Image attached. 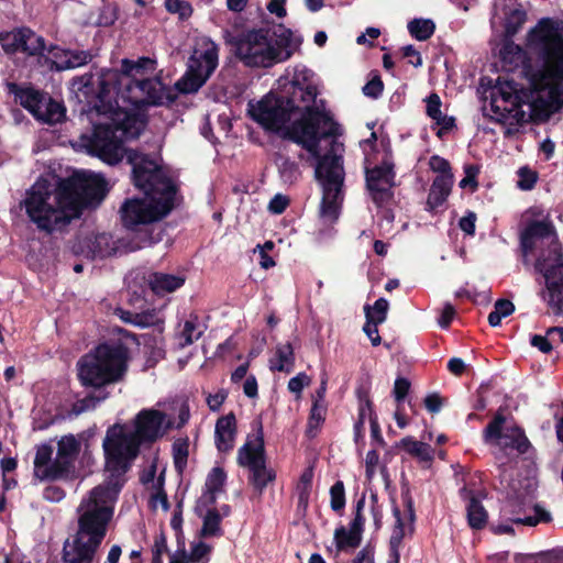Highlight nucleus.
Returning a JSON list of instances; mask_svg holds the SVG:
<instances>
[{"label": "nucleus", "mask_w": 563, "mask_h": 563, "mask_svg": "<svg viewBox=\"0 0 563 563\" xmlns=\"http://www.w3.org/2000/svg\"><path fill=\"white\" fill-rule=\"evenodd\" d=\"M107 192L108 184L103 177L75 173L60 179L54 194L48 187L33 186L23 203L31 222L40 231L52 234L79 218L86 208L99 205Z\"/></svg>", "instance_id": "f257e3e1"}, {"label": "nucleus", "mask_w": 563, "mask_h": 563, "mask_svg": "<svg viewBox=\"0 0 563 563\" xmlns=\"http://www.w3.org/2000/svg\"><path fill=\"white\" fill-rule=\"evenodd\" d=\"M538 241L541 244L534 271L545 280L548 305L555 314H560L563 313V252L551 221L531 220L520 232L519 246L526 266L529 265V255L536 250Z\"/></svg>", "instance_id": "f03ea898"}, {"label": "nucleus", "mask_w": 563, "mask_h": 563, "mask_svg": "<svg viewBox=\"0 0 563 563\" xmlns=\"http://www.w3.org/2000/svg\"><path fill=\"white\" fill-rule=\"evenodd\" d=\"M135 62L124 58L121 63V70L107 69L99 78V91L97 99L100 104L96 108L99 112L108 113L118 106L117 98L124 88L129 93L137 89L143 98L142 102L148 106H168L175 102L177 95L170 87L163 84L158 77L135 78Z\"/></svg>", "instance_id": "7ed1b4c3"}, {"label": "nucleus", "mask_w": 563, "mask_h": 563, "mask_svg": "<svg viewBox=\"0 0 563 563\" xmlns=\"http://www.w3.org/2000/svg\"><path fill=\"white\" fill-rule=\"evenodd\" d=\"M562 22L552 18H542L527 34L528 49L542 62L534 69L525 64V74L534 91H543L548 80H563V35Z\"/></svg>", "instance_id": "20e7f679"}, {"label": "nucleus", "mask_w": 563, "mask_h": 563, "mask_svg": "<svg viewBox=\"0 0 563 563\" xmlns=\"http://www.w3.org/2000/svg\"><path fill=\"white\" fill-rule=\"evenodd\" d=\"M291 40V30L284 24H276L272 29L244 30L227 42L245 66L267 68L291 56V51L288 49Z\"/></svg>", "instance_id": "39448f33"}, {"label": "nucleus", "mask_w": 563, "mask_h": 563, "mask_svg": "<svg viewBox=\"0 0 563 563\" xmlns=\"http://www.w3.org/2000/svg\"><path fill=\"white\" fill-rule=\"evenodd\" d=\"M129 349L121 342L100 343L77 363L84 387L100 389L121 382L128 372Z\"/></svg>", "instance_id": "423d86ee"}, {"label": "nucleus", "mask_w": 563, "mask_h": 563, "mask_svg": "<svg viewBox=\"0 0 563 563\" xmlns=\"http://www.w3.org/2000/svg\"><path fill=\"white\" fill-rule=\"evenodd\" d=\"M340 134V125L330 112L316 106H305L300 118L286 132L288 140L309 153L307 162L313 159L316 164H320L325 155L321 154V141Z\"/></svg>", "instance_id": "0eeeda50"}, {"label": "nucleus", "mask_w": 563, "mask_h": 563, "mask_svg": "<svg viewBox=\"0 0 563 563\" xmlns=\"http://www.w3.org/2000/svg\"><path fill=\"white\" fill-rule=\"evenodd\" d=\"M141 446V442L124 424L114 423L107 429L102 449L106 470L110 473L108 485L114 494L122 489L125 482L123 476L140 455Z\"/></svg>", "instance_id": "6e6552de"}, {"label": "nucleus", "mask_w": 563, "mask_h": 563, "mask_svg": "<svg viewBox=\"0 0 563 563\" xmlns=\"http://www.w3.org/2000/svg\"><path fill=\"white\" fill-rule=\"evenodd\" d=\"M111 486H96L87 499H82L77 512V530L71 536L101 547L113 517V507L107 504Z\"/></svg>", "instance_id": "1a4fd4ad"}, {"label": "nucleus", "mask_w": 563, "mask_h": 563, "mask_svg": "<svg viewBox=\"0 0 563 563\" xmlns=\"http://www.w3.org/2000/svg\"><path fill=\"white\" fill-rule=\"evenodd\" d=\"M132 167V183L145 197L175 201L177 187L164 168L148 154L130 148L124 156Z\"/></svg>", "instance_id": "9d476101"}, {"label": "nucleus", "mask_w": 563, "mask_h": 563, "mask_svg": "<svg viewBox=\"0 0 563 563\" xmlns=\"http://www.w3.org/2000/svg\"><path fill=\"white\" fill-rule=\"evenodd\" d=\"M343 157L327 153L320 164H316L314 177L322 186L319 216L327 222H335L340 216L344 185Z\"/></svg>", "instance_id": "9b49d317"}, {"label": "nucleus", "mask_w": 563, "mask_h": 563, "mask_svg": "<svg viewBox=\"0 0 563 563\" xmlns=\"http://www.w3.org/2000/svg\"><path fill=\"white\" fill-rule=\"evenodd\" d=\"M121 126L112 123L93 124L90 133L79 136V146L90 156L98 157L108 165L120 163L129 148L123 145V139L118 132Z\"/></svg>", "instance_id": "f8f14e48"}, {"label": "nucleus", "mask_w": 563, "mask_h": 563, "mask_svg": "<svg viewBox=\"0 0 563 563\" xmlns=\"http://www.w3.org/2000/svg\"><path fill=\"white\" fill-rule=\"evenodd\" d=\"M505 422V416L497 412L484 429L483 434L486 442L492 440L498 441L499 451L495 454V457L500 461L499 467H505L507 462L511 460L510 452L516 451V456H518L527 453L531 448V443L522 428L515 426L503 431Z\"/></svg>", "instance_id": "ddd939ff"}, {"label": "nucleus", "mask_w": 563, "mask_h": 563, "mask_svg": "<svg viewBox=\"0 0 563 563\" xmlns=\"http://www.w3.org/2000/svg\"><path fill=\"white\" fill-rule=\"evenodd\" d=\"M256 444L247 440L238 451V464L250 470V484L260 494L265 487L275 481L276 473L273 468L266 467V454L262 423L258 422Z\"/></svg>", "instance_id": "4468645a"}, {"label": "nucleus", "mask_w": 563, "mask_h": 563, "mask_svg": "<svg viewBox=\"0 0 563 563\" xmlns=\"http://www.w3.org/2000/svg\"><path fill=\"white\" fill-rule=\"evenodd\" d=\"M175 207V201L158 197L130 198L120 208L121 221L126 229L140 224H150L167 217Z\"/></svg>", "instance_id": "2eb2a0df"}, {"label": "nucleus", "mask_w": 563, "mask_h": 563, "mask_svg": "<svg viewBox=\"0 0 563 563\" xmlns=\"http://www.w3.org/2000/svg\"><path fill=\"white\" fill-rule=\"evenodd\" d=\"M247 113L264 130L278 132L290 121L292 106L283 93L271 91L256 103L249 102Z\"/></svg>", "instance_id": "dca6fc26"}, {"label": "nucleus", "mask_w": 563, "mask_h": 563, "mask_svg": "<svg viewBox=\"0 0 563 563\" xmlns=\"http://www.w3.org/2000/svg\"><path fill=\"white\" fill-rule=\"evenodd\" d=\"M218 67V48L216 45L202 52H195L188 60L185 75L175 84L181 93L197 92Z\"/></svg>", "instance_id": "f3484780"}, {"label": "nucleus", "mask_w": 563, "mask_h": 563, "mask_svg": "<svg viewBox=\"0 0 563 563\" xmlns=\"http://www.w3.org/2000/svg\"><path fill=\"white\" fill-rule=\"evenodd\" d=\"M395 179V164L390 154H386L380 164L365 168L366 189L377 207H383L393 199Z\"/></svg>", "instance_id": "a211bd4d"}, {"label": "nucleus", "mask_w": 563, "mask_h": 563, "mask_svg": "<svg viewBox=\"0 0 563 563\" xmlns=\"http://www.w3.org/2000/svg\"><path fill=\"white\" fill-rule=\"evenodd\" d=\"M500 519L517 526L536 527L541 522H551L552 516L539 504H532L526 498L509 497L500 508Z\"/></svg>", "instance_id": "6ab92c4d"}, {"label": "nucleus", "mask_w": 563, "mask_h": 563, "mask_svg": "<svg viewBox=\"0 0 563 563\" xmlns=\"http://www.w3.org/2000/svg\"><path fill=\"white\" fill-rule=\"evenodd\" d=\"M166 413L164 411L150 408L140 410L134 420V430L131 431L142 445H151L165 435L163 426Z\"/></svg>", "instance_id": "aec40b11"}, {"label": "nucleus", "mask_w": 563, "mask_h": 563, "mask_svg": "<svg viewBox=\"0 0 563 563\" xmlns=\"http://www.w3.org/2000/svg\"><path fill=\"white\" fill-rule=\"evenodd\" d=\"M459 496L465 504L467 525L473 530H483L488 522V511L483 505L486 497L484 488H476L475 483H465L459 489Z\"/></svg>", "instance_id": "412c9836"}, {"label": "nucleus", "mask_w": 563, "mask_h": 563, "mask_svg": "<svg viewBox=\"0 0 563 563\" xmlns=\"http://www.w3.org/2000/svg\"><path fill=\"white\" fill-rule=\"evenodd\" d=\"M100 547L71 537L66 539L62 549L63 563H95Z\"/></svg>", "instance_id": "4be33fe9"}, {"label": "nucleus", "mask_w": 563, "mask_h": 563, "mask_svg": "<svg viewBox=\"0 0 563 563\" xmlns=\"http://www.w3.org/2000/svg\"><path fill=\"white\" fill-rule=\"evenodd\" d=\"M8 90L14 96L21 107L27 110L35 119L40 115L47 92L34 89L33 87L23 88L15 82H9Z\"/></svg>", "instance_id": "5701e85b"}, {"label": "nucleus", "mask_w": 563, "mask_h": 563, "mask_svg": "<svg viewBox=\"0 0 563 563\" xmlns=\"http://www.w3.org/2000/svg\"><path fill=\"white\" fill-rule=\"evenodd\" d=\"M236 419L233 412L220 417L214 429L216 445L219 452L228 453L234 446Z\"/></svg>", "instance_id": "b1692460"}, {"label": "nucleus", "mask_w": 563, "mask_h": 563, "mask_svg": "<svg viewBox=\"0 0 563 563\" xmlns=\"http://www.w3.org/2000/svg\"><path fill=\"white\" fill-rule=\"evenodd\" d=\"M186 278L181 275L153 272L147 275L150 290L159 297L174 292L184 286Z\"/></svg>", "instance_id": "393cba45"}, {"label": "nucleus", "mask_w": 563, "mask_h": 563, "mask_svg": "<svg viewBox=\"0 0 563 563\" xmlns=\"http://www.w3.org/2000/svg\"><path fill=\"white\" fill-rule=\"evenodd\" d=\"M35 32L27 27H15L12 31L0 32V45L7 55H14L18 52L23 53L25 41H31Z\"/></svg>", "instance_id": "a878e982"}, {"label": "nucleus", "mask_w": 563, "mask_h": 563, "mask_svg": "<svg viewBox=\"0 0 563 563\" xmlns=\"http://www.w3.org/2000/svg\"><path fill=\"white\" fill-rule=\"evenodd\" d=\"M453 180L450 176H437L433 179L427 199L428 211H435L446 201L452 190Z\"/></svg>", "instance_id": "bb28decb"}, {"label": "nucleus", "mask_w": 563, "mask_h": 563, "mask_svg": "<svg viewBox=\"0 0 563 563\" xmlns=\"http://www.w3.org/2000/svg\"><path fill=\"white\" fill-rule=\"evenodd\" d=\"M126 291L130 306L134 309H144L148 305L146 295L151 291L147 285V276L145 274H137L129 280Z\"/></svg>", "instance_id": "cd10ccee"}, {"label": "nucleus", "mask_w": 563, "mask_h": 563, "mask_svg": "<svg viewBox=\"0 0 563 563\" xmlns=\"http://www.w3.org/2000/svg\"><path fill=\"white\" fill-rule=\"evenodd\" d=\"M396 445L404 449L409 455L418 459L420 462L428 463L429 466L433 461L434 450L431 445L418 441L413 437H405Z\"/></svg>", "instance_id": "c85d7f7f"}, {"label": "nucleus", "mask_w": 563, "mask_h": 563, "mask_svg": "<svg viewBox=\"0 0 563 563\" xmlns=\"http://www.w3.org/2000/svg\"><path fill=\"white\" fill-rule=\"evenodd\" d=\"M503 11L505 14L504 36L514 37L527 22V12L521 4L510 8L506 3L504 4Z\"/></svg>", "instance_id": "c756f323"}, {"label": "nucleus", "mask_w": 563, "mask_h": 563, "mask_svg": "<svg viewBox=\"0 0 563 563\" xmlns=\"http://www.w3.org/2000/svg\"><path fill=\"white\" fill-rule=\"evenodd\" d=\"M36 120L49 125L63 123L66 120V107L62 101L55 100L47 93L44 107Z\"/></svg>", "instance_id": "7c9ffc66"}, {"label": "nucleus", "mask_w": 563, "mask_h": 563, "mask_svg": "<svg viewBox=\"0 0 563 563\" xmlns=\"http://www.w3.org/2000/svg\"><path fill=\"white\" fill-rule=\"evenodd\" d=\"M274 163L283 183L292 185L301 177V170L297 162L282 153L274 154Z\"/></svg>", "instance_id": "2f4dec72"}, {"label": "nucleus", "mask_w": 563, "mask_h": 563, "mask_svg": "<svg viewBox=\"0 0 563 563\" xmlns=\"http://www.w3.org/2000/svg\"><path fill=\"white\" fill-rule=\"evenodd\" d=\"M73 471L74 463L57 455L53 462L43 468V472H41L37 478L40 481L66 479Z\"/></svg>", "instance_id": "473e14b6"}, {"label": "nucleus", "mask_w": 563, "mask_h": 563, "mask_svg": "<svg viewBox=\"0 0 563 563\" xmlns=\"http://www.w3.org/2000/svg\"><path fill=\"white\" fill-rule=\"evenodd\" d=\"M92 58L93 55L90 51L69 49L65 60L51 63V69L56 71L74 69L89 64Z\"/></svg>", "instance_id": "72a5a7b5"}, {"label": "nucleus", "mask_w": 563, "mask_h": 563, "mask_svg": "<svg viewBox=\"0 0 563 563\" xmlns=\"http://www.w3.org/2000/svg\"><path fill=\"white\" fill-rule=\"evenodd\" d=\"M525 52L520 45L516 44L512 37L503 36L501 47L499 49L500 60L509 69L517 67L523 62Z\"/></svg>", "instance_id": "f704fd0d"}, {"label": "nucleus", "mask_w": 563, "mask_h": 563, "mask_svg": "<svg viewBox=\"0 0 563 563\" xmlns=\"http://www.w3.org/2000/svg\"><path fill=\"white\" fill-rule=\"evenodd\" d=\"M333 539L339 552L356 549L362 543V534L351 528L346 529L344 526H340L334 530Z\"/></svg>", "instance_id": "c9c22d12"}, {"label": "nucleus", "mask_w": 563, "mask_h": 563, "mask_svg": "<svg viewBox=\"0 0 563 563\" xmlns=\"http://www.w3.org/2000/svg\"><path fill=\"white\" fill-rule=\"evenodd\" d=\"M328 412L327 404H317L312 402L310 408L307 426H306V437L309 439H313L317 437L321 426L325 421Z\"/></svg>", "instance_id": "e433bc0d"}, {"label": "nucleus", "mask_w": 563, "mask_h": 563, "mask_svg": "<svg viewBox=\"0 0 563 563\" xmlns=\"http://www.w3.org/2000/svg\"><path fill=\"white\" fill-rule=\"evenodd\" d=\"M277 363L271 365L272 371L290 373L295 365V353L291 343L279 344L276 347Z\"/></svg>", "instance_id": "4c0bfd02"}, {"label": "nucleus", "mask_w": 563, "mask_h": 563, "mask_svg": "<svg viewBox=\"0 0 563 563\" xmlns=\"http://www.w3.org/2000/svg\"><path fill=\"white\" fill-rule=\"evenodd\" d=\"M227 474L222 467H213L206 479V493L209 495V504L214 505L217 494L220 493L225 484Z\"/></svg>", "instance_id": "58836bf2"}, {"label": "nucleus", "mask_w": 563, "mask_h": 563, "mask_svg": "<svg viewBox=\"0 0 563 563\" xmlns=\"http://www.w3.org/2000/svg\"><path fill=\"white\" fill-rule=\"evenodd\" d=\"M408 31L418 41L429 40L435 31V24L431 19H413L408 23Z\"/></svg>", "instance_id": "ea45409f"}, {"label": "nucleus", "mask_w": 563, "mask_h": 563, "mask_svg": "<svg viewBox=\"0 0 563 563\" xmlns=\"http://www.w3.org/2000/svg\"><path fill=\"white\" fill-rule=\"evenodd\" d=\"M312 478L313 471L311 467L306 468L299 477V482L296 487L298 495V508L306 509L308 507L310 493L312 488Z\"/></svg>", "instance_id": "a19ab883"}, {"label": "nucleus", "mask_w": 563, "mask_h": 563, "mask_svg": "<svg viewBox=\"0 0 563 563\" xmlns=\"http://www.w3.org/2000/svg\"><path fill=\"white\" fill-rule=\"evenodd\" d=\"M80 442L73 434L63 437L58 441L57 455L74 463L80 453Z\"/></svg>", "instance_id": "79ce46f5"}, {"label": "nucleus", "mask_w": 563, "mask_h": 563, "mask_svg": "<svg viewBox=\"0 0 563 563\" xmlns=\"http://www.w3.org/2000/svg\"><path fill=\"white\" fill-rule=\"evenodd\" d=\"M221 516L216 508H211L207 511L206 516L203 517V523L200 531V536L203 538L207 537H219L222 534L221 530Z\"/></svg>", "instance_id": "37998d69"}, {"label": "nucleus", "mask_w": 563, "mask_h": 563, "mask_svg": "<svg viewBox=\"0 0 563 563\" xmlns=\"http://www.w3.org/2000/svg\"><path fill=\"white\" fill-rule=\"evenodd\" d=\"M515 311V305L508 299H498L494 305V310L488 314V323L497 327L501 323L503 318L510 316Z\"/></svg>", "instance_id": "c03bdc74"}, {"label": "nucleus", "mask_w": 563, "mask_h": 563, "mask_svg": "<svg viewBox=\"0 0 563 563\" xmlns=\"http://www.w3.org/2000/svg\"><path fill=\"white\" fill-rule=\"evenodd\" d=\"M393 516L395 518V525L393 527V532L389 538L388 544L402 547V541L406 536V529L401 511L397 506L395 499H393Z\"/></svg>", "instance_id": "a18cd8bd"}, {"label": "nucleus", "mask_w": 563, "mask_h": 563, "mask_svg": "<svg viewBox=\"0 0 563 563\" xmlns=\"http://www.w3.org/2000/svg\"><path fill=\"white\" fill-rule=\"evenodd\" d=\"M507 87H500L499 93L505 102L511 104L512 109H520L522 104L527 103L528 95L522 91H518L514 84L507 82Z\"/></svg>", "instance_id": "49530a36"}, {"label": "nucleus", "mask_w": 563, "mask_h": 563, "mask_svg": "<svg viewBox=\"0 0 563 563\" xmlns=\"http://www.w3.org/2000/svg\"><path fill=\"white\" fill-rule=\"evenodd\" d=\"M188 439H178L173 443L174 465L177 472L183 473L188 460Z\"/></svg>", "instance_id": "de8ad7c7"}, {"label": "nucleus", "mask_w": 563, "mask_h": 563, "mask_svg": "<svg viewBox=\"0 0 563 563\" xmlns=\"http://www.w3.org/2000/svg\"><path fill=\"white\" fill-rule=\"evenodd\" d=\"M165 9L172 14H177L180 21L188 20L194 13L191 3L186 0H165Z\"/></svg>", "instance_id": "09e8293b"}, {"label": "nucleus", "mask_w": 563, "mask_h": 563, "mask_svg": "<svg viewBox=\"0 0 563 563\" xmlns=\"http://www.w3.org/2000/svg\"><path fill=\"white\" fill-rule=\"evenodd\" d=\"M364 312H365L366 322L363 327V331L371 340L372 345L377 346L382 342V338L378 333V325L380 323H376V320L373 319V312L371 310L369 305L364 306Z\"/></svg>", "instance_id": "8fccbe9b"}, {"label": "nucleus", "mask_w": 563, "mask_h": 563, "mask_svg": "<svg viewBox=\"0 0 563 563\" xmlns=\"http://www.w3.org/2000/svg\"><path fill=\"white\" fill-rule=\"evenodd\" d=\"M108 397V395H103L102 397H97L93 394H89L82 399H78L75 401L71 406V409L69 411L70 416H79L82 412H86L88 410L95 409L97 404L104 400Z\"/></svg>", "instance_id": "3c124183"}, {"label": "nucleus", "mask_w": 563, "mask_h": 563, "mask_svg": "<svg viewBox=\"0 0 563 563\" xmlns=\"http://www.w3.org/2000/svg\"><path fill=\"white\" fill-rule=\"evenodd\" d=\"M136 316L134 317L135 327L150 328L156 325L159 322L158 313L156 309L150 308L148 305L144 309H135Z\"/></svg>", "instance_id": "603ef678"}, {"label": "nucleus", "mask_w": 563, "mask_h": 563, "mask_svg": "<svg viewBox=\"0 0 563 563\" xmlns=\"http://www.w3.org/2000/svg\"><path fill=\"white\" fill-rule=\"evenodd\" d=\"M530 108L532 118L541 122L548 121L551 114L554 113L550 103L543 97L536 98L530 103Z\"/></svg>", "instance_id": "864d4df0"}, {"label": "nucleus", "mask_w": 563, "mask_h": 563, "mask_svg": "<svg viewBox=\"0 0 563 563\" xmlns=\"http://www.w3.org/2000/svg\"><path fill=\"white\" fill-rule=\"evenodd\" d=\"M53 446L49 444H41L36 449L34 459V475L37 477L43 468L52 462Z\"/></svg>", "instance_id": "5fc2aeb1"}, {"label": "nucleus", "mask_w": 563, "mask_h": 563, "mask_svg": "<svg viewBox=\"0 0 563 563\" xmlns=\"http://www.w3.org/2000/svg\"><path fill=\"white\" fill-rule=\"evenodd\" d=\"M330 506L335 512L343 511L345 507V488L342 481H336L330 488Z\"/></svg>", "instance_id": "6e6d98bb"}, {"label": "nucleus", "mask_w": 563, "mask_h": 563, "mask_svg": "<svg viewBox=\"0 0 563 563\" xmlns=\"http://www.w3.org/2000/svg\"><path fill=\"white\" fill-rule=\"evenodd\" d=\"M357 399H358V417L357 419H362V422L365 423L366 417L371 421V415L376 413L374 409V404L369 398V395L366 390L358 388L356 390Z\"/></svg>", "instance_id": "4d7b16f0"}, {"label": "nucleus", "mask_w": 563, "mask_h": 563, "mask_svg": "<svg viewBox=\"0 0 563 563\" xmlns=\"http://www.w3.org/2000/svg\"><path fill=\"white\" fill-rule=\"evenodd\" d=\"M294 93L295 96H300V101L306 106H314L318 89L311 84L303 86L298 81H294Z\"/></svg>", "instance_id": "13d9d810"}, {"label": "nucleus", "mask_w": 563, "mask_h": 563, "mask_svg": "<svg viewBox=\"0 0 563 563\" xmlns=\"http://www.w3.org/2000/svg\"><path fill=\"white\" fill-rule=\"evenodd\" d=\"M212 551V547L199 541L191 545V551L189 554V560L191 563H208L210 558V553Z\"/></svg>", "instance_id": "bf43d9fd"}, {"label": "nucleus", "mask_w": 563, "mask_h": 563, "mask_svg": "<svg viewBox=\"0 0 563 563\" xmlns=\"http://www.w3.org/2000/svg\"><path fill=\"white\" fill-rule=\"evenodd\" d=\"M464 178L460 180L459 186L462 189H465L470 187L472 191L477 190L478 188V181L477 176L479 174V166L475 164H467L464 166Z\"/></svg>", "instance_id": "052dcab7"}, {"label": "nucleus", "mask_w": 563, "mask_h": 563, "mask_svg": "<svg viewBox=\"0 0 563 563\" xmlns=\"http://www.w3.org/2000/svg\"><path fill=\"white\" fill-rule=\"evenodd\" d=\"M373 77L363 87V93L366 97L377 99L384 91V82L377 71H372Z\"/></svg>", "instance_id": "680f3d73"}, {"label": "nucleus", "mask_w": 563, "mask_h": 563, "mask_svg": "<svg viewBox=\"0 0 563 563\" xmlns=\"http://www.w3.org/2000/svg\"><path fill=\"white\" fill-rule=\"evenodd\" d=\"M430 169L438 173V176H450L454 179L450 162L439 155H432L429 159Z\"/></svg>", "instance_id": "e2e57ef3"}, {"label": "nucleus", "mask_w": 563, "mask_h": 563, "mask_svg": "<svg viewBox=\"0 0 563 563\" xmlns=\"http://www.w3.org/2000/svg\"><path fill=\"white\" fill-rule=\"evenodd\" d=\"M32 38H34L33 42L25 41L23 53L29 56H44V52L47 49L45 38L36 34Z\"/></svg>", "instance_id": "0e129e2a"}, {"label": "nucleus", "mask_w": 563, "mask_h": 563, "mask_svg": "<svg viewBox=\"0 0 563 563\" xmlns=\"http://www.w3.org/2000/svg\"><path fill=\"white\" fill-rule=\"evenodd\" d=\"M201 334H202L201 331H197V324H196L195 320H192V319L186 320L184 323L183 331H181V339L184 341L181 343V345L185 346V345L192 344L195 341H197L201 336Z\"/></svg>", "instance_id": "69168bd1"}, {"label": "nucleus", "mask_w": 563, "mask_h": 563, "mask_svg": "<svg viewBox=\"0 0 563 563\" xmlns=\"http://www.w3.org/2000/svg\"><path fill=\"white\" fill-rule=\"evenodd\" d=\"M545 89H549L547 100L550 103L552 110L554 112L560 111L563 108V88L555 84L552 86L548 85Z\"/></svg>", "instance_id": "338daca9"}, {"label": "nucleus", "mask_w": 563, "mask_h": 563, "mask_svg": "<svg viewBox=\"0 0 563 563\" xmlns=\"http://www.w3.org/2000/svg\"><path fill=\"white\" fill-rule=\"evenodd\" d=\"M167 552V538L165 532L162 530L154 539V544L152 547V561H163V555Z\"/></svg>", "instance_id": "774afa93"}]
</instances>
